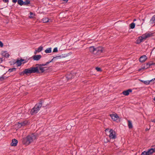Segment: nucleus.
Wrapping results in <instances>:
<instances>
[{
	"label": "nucleus",
	"instance_id": "nucleus-27",
	"mask_svg": "<svg viewBox=\"0 0 155 155\" xmlns=\"http://www.w3.org/2000/svg\"><path fill=\"white\" fill-rule=\"evenodd\" d=\"M135 23L134 22H133L130 24V28L133 29L135 28Z\"/></svg>",
	"mask_w": 155,
	"mask_h": 155
},
{
	"label": "nucleus",
	"instance_id": "nucleus-13",
	"mask_svg": "<svg viewBox=\"0 0 155 155\" xmlns=\"http://www.w3.org/2000/svg\"><path fill=\"white\" fill-rule=\"evenodd\" d=\"M66 78L68 81L74 78V75L71 73H68L66 75Z\"/></svg>",
	"mask_w": 155,
	"mask_h": 155
},
{
	"label": "nucleus",
	"instance_id": "nucleus-53",
	"mask_svg": "<svg viewBox=\"0 0 155 155\" xmlns=\"http://www.w3.org/2000/svg\"><path fill=\"white\" fill-rule=\"evenodd\" d=\"M149 130V129H148V128H146L145 130L146 131H147L148 130Z\"/></svg>",
	"mask_w": 155,
	"mask_h": 155
},
{
	"label": "nucleus",
	"instance_id": "nucleus-52",
	"mask_svg": "<svg viewBox=\"0 0 155 155\" xmlns=\"http://www.w3.org/2000/svg\"><path fill=\"white\" fill-rule=\"evenodd\" d=\"M2 61V58H0V64L1 63Z\"/></svg>",
	"mask_w": 155,
	"mask_h": 155
},
{
	"label": "nucleus",
	"instance_id": "nucleus-26",
	"mask_svg": "<svg viewBox=\"0 0 155 155\" xmlns=\"http://www.w3.org/2000/svg\"><path fill=\"white\" fill-rule=\"evenodd\" d=\"M18 3L21 6L24 5V2L23 0H18Z\"/></svg>",
	"mask_w": 155,
	"mask_h": 155
},
{
	"label": "nucleus",
	"instance_id": "nucleus-47",
	"mask_svg": "<svg viewBox=\"0 0 155 155\" xmlns=\"http://www.w3.org/2000/svg\"><path fill=\"white\" fill-rule=\"evenodd\" d=\"M18 1V0H12V2L14 3H16Z\"/></svg>",
	"mask_w": 155,
	"mask_h": 155
},
{
	"label": "nucleus",
	"instance_id": "nucleus-2",
	"mask_svg": "<svg viewBox=\"0 0 155 155\" xmlns=\"http://www.w3.org/2000/svg\"><path fill=\"white\" fill-rule=\"evenodd\" d=\"M44 101L42 99H40L39 102L36 104L34 107L31 110L30 112L31 114V115L36 114L42 106L45 107L47 104H44Z\"/></svg>",
	"mask_w": 155,
	"mask_h": 155
},
{
	"label": "nucleus",
	"instance_id": "nucleus-33",
	"mask_svg": "<svg viewBox=\"0 0 155 155\" xmlns=\"http://www.w3.org/2000/svg\"><path fill=\"white\" fill-rule=\"evenodd\" d=\"M141 37L143 38V40H145L146 38H147V37L146 34V33L145 34H143Z\"/></svg>",
	"mask_w": 155,
	"mask_h": 155
},
{
	"label": "nucleus",
	"instance_id": "nucleus-39",
	"mask_svg": "<svg viewBox=\"0 0 155 155\" xmlns=\"http://www.w3.org/2000/svg\"><path fill=\"white\" fill-rule=\"evenodd\" d=\"M5 79V78L3 76L0 77V81H2Z\"/></svg>",
	"mask_w": 155,
	"mask_h": 155
},
{
	"label": "nucleus",
	"instance_id": "nucleus-28",
	"mask_svg": "<svg viewBox=\"0 0 155 155\" xmlns=\"http://www.w3.org/2000/svg\"><path fill=\"white\" fill-rule=\"evenodd\" d=\"M3 56L4 57H6V58H8L9 56V55L8 53H6L5 52L4 53L2 54Z\"/></svg>",
	"mask_w": 155,
	"mask_h": 155
},
{
	"label": "nucleus",
	"instance_id": "nucleus-21",
	"mask_svg": "<svg viewBox=\"0 0 155 155\" xmlns=\"http://www.w3.org/2000/svg\"><path fill=\"white\" fill-rule=\"evenodd\" d=\"M30 58H26L25 59H22V58H21V60H22V64H24L26 62H27L29 60Z\"/></svg>",
	"mask_w": 155,
	"mask_h": 155
},
{
	"label": "nucleus",
	"instance_id": "nucleus-58",
	"mask_svg": "<svg viewBox=\"0 0 155 155\" xmlns=\"http://www.w3.org/2000/svg\"><path fill=\"white\" fill-rule=\"evenodd\" d=\"M8 77H6V78H7Z\"/></svg>",
	"mask_w": 155,
	"mask_h": 155
},
{
	"label": "nucleus",
	"instance_id": "nucleus-14",
	"mask_svg": "<svg viewBox=\"0 0 155 155\" xmlns=\"http://www.w3.org/2000/svg\"><path fill=\"white\" fill-rule=\"evenodd\" d=\"M150 24L153 25L154 24L155 25V15H153L149 21Z\"/></svg>",
	"mask_w": 155,
	"mask_h": 155
},
{
	"label": "nucleus",
	"instance_id": "nucleus-23",
	"mask_svg": "<svg viewBox=\"0 0 155 155\" xmlns=\"http://www.w3.org/2000/svg\"><path fill=\"white\" fill-rule=\"evenodd\" d=\"M128 127L129 129H131L133 127V125L132 124V123L131 121L130 120H128Z\"/></svg>",
	"mask_w": 155,
	"mask_h": 155
},
{
	"label": "nucleus",
	"instance_id": "nucleus-9",
	"mask_svg": "<svg viewBox=\"0 0 155 155\" xmlns=\"http://www.w3.org/2000/svg\"><path fill=\"white\" fill-rule=\"evenodd\" d=\"M147 57L145 55H143L141 56L139 58V61L140 62L143 63L147 59Z\"/></svg>",
	"mask_w": 155,
	"mask_h": 155
},
{
	"label": "nucleus",
	"instance_id": "nucleus-29",
	"mask_svg": "<svg viewBox=\"0 0 155 155\" xmlns=\"http://www.w3.org/2000/svg\"><path fill=\"white\" fill-rule=\"evenodd\" d=\"M140 81L146 85H148L149 84V82H148V81H144L142 80H140Z\"/></svg>",
	"mask_w": 155,
	"mask_h": 155
},
{
	"label": "nucleus",
	"instance_id": "nucleus-20",
	"mask_svg": "<svg viewBox=\"0 0 155 155\" xmlns=\"http://www.w3.org/2000/svg\"><path fill=\"white\" fill-rule=\"evenodd\" d=\"M49 19L48 18L45 17L42 18V21L44 23H47L49 21Z\"/></svg>",
	"mask_w": 155,
	"mask_h": 155
},
{
	"label": "nucleus",
	"instance_id": "nucleus-16",
	"mask_svg": "<svg viewBox=\"0 0 155 155\" xmlns=\"http://www.w3.org/2000/svg\"><path fill=\"white\" fill-rule=\"evenodd\" d=\"M143 38L141 36H139L136 40L135 43L137 44H139L143 41Z\"/></svg>",
	"mask_w": 155,
	"mask_h": 155
},
{
	"label": "nucleus",
	"instance_id": "nucleus-35",
	"mask_svg": "<svg viewBox=\"0 0 155 155\" xmlns=\"http://www.w3.org/2000/svg\"><path fill=\"white\" fill-rule=\"evenodd\" d=\"M96 70L97 71H102V70L100 68L98 67H96L95 68Z\"/></svg>",
	"mask_w": 155,
	"mask_h": 155
},
{
	"label": "nucleus",
	"instance_id": "nucleus-10",
	"mask_svg": "<svg viewBox=\"0 0 155 155\" xmlns=\"http://www.w3.org/2000/svg\"><path fill=\"white\" fill-rule=\"evenodd\" d=\"M110 116L114 121L117 120L119 117L117 114H110Z\"/></svg>",
	"mask_w": 155,
	"mask_h": 155
},
{
	"label": "nucleus",
	"instance_id": "nucleus-42",
	"mask_svg": "<svg viewBox=\"0 0 155 155\" xmlns=\"http://www.w3.org/2000/svg\"><path fill=\"white\" fill-rule=\"evenodd\" d=\"M140 155H147L146 151H144Z\"/></svg>",
	"mask_w": 155,
	"mask_h": 155
},
{
	"label": "nucleus",
	"instance_id": "nucleus-40",
	"mask_svg": "<svg viewBox=\"0 0 155 155\" xmlns=\"http://www.w3.org/2000/svg\"><path fill=\"white\" fill-rule=\"evenodd\" d=\"M61 58V55H59L58 56H57L56 57H54V59H57L58 58Z\"/></svg>",
	"mask_w": 155,
	"mask_h": 155
},
{
	"label": "nucleus",
	"instance_id": "nucleus-15",
	"mask_svg": "<svg viewBox=\"0 0 155 155\" xmlns=\"http://www.w3.org/2000/svg\"><path fill=\"white\" fill-rule=\"evenodd\" d=\"M18 142V141L16 139H13L12 140V141L10 145H17Z\"/></svg>",
	"mask_w": 155,
	"mask_h": 155
},
{
	"label": "nucleus",
	"instance_id": "nucleus-49",
	"mask_svg": "<svg viewBox=\"0 0 155 155\" xmlns=\"http://www.w3.org/2000/svg\"><path fill=\"white\" fill-rule=\"evenodd\" d=\"M9 0H3V1L5 3H7L8 2Z\"/></svg>",
	"mask_w": 155,
	"mask_h": 155
},
{
	"label": "nucleus",
	"instance_id": "nucleus-59",
	"mask_svg": "<svg viewBox=\"0 0 155 155\" xmlns=\"http://www.w3.org/2000/svg\"><path fill=\"white\" fill-rule=\"evenodd\" d=\"M5 74H5H4L3 75H4Z\"/></svg>",
	"mask_w": 155,
	"mask_h": 155
},
{
	"label": "nucleus",
	"instance_id": "nucleus-31",
	"mask_svg": "<svg viewBox=\"0 0 155 155\" xmlns=\"http://www.w3.org/2000/svg\"><path fill=\"white\" fill-rule=\"evenodd\" d=\"M16 68H11L8 69V71L10 72H11L13 71H16Z\"/></svg>",
	"mask_w": 155,
	"mask_h": 155
},
{
	"label": "nucleus",
	"instance_id": "nucleus-44",
	"mask_svg": "<svg viewBox=\"0 0 155 155\" xmlns=\"http://www.w3.org/2000/svg\"><path fill=\"white\" fill-rule=\"evenodd\" d=\"M3 46V44L2 41H0V46L1 47H2Z\"/></svg>",
	"mask_w": 155,
	"mask_h": 155
},
{
	"label": "nucleus",
	"instance_id": "nucleus-34",
	"mask_svg": "<svg viewBox=\"0 0 155 155\" xmlns=\"http://www.w3.org/2000/svg\"><path fill=\"white\" fill-rule=\"evenodd\" d=\"M30 16L29 17L30 18H34V16H35V15L32 12H30Z\"/></svg>",
	"mask_w": 155,
	"mask_h": 155
},
{
	"label": "nucleus",
	"instance_id": "nucleus-1",
	"mask_svg": "<svg viewBox=\"0 0 155 155\" xmlns=\"http://www.w3.org/2000/svg\"><path fill=\"white\" fill-rule=\"evenodd\" d=\"M38 137L37 134L34 133L31 135L27 136L26 137L22 139V142L23 144L29 145L32 142L33 140L37 139Z\"/></svg>",
	"mask_w": 155,
	"mask_h": 155
},
{
	"label": "nucleus",
	"instance_id": "nucleus-3",
	"mask_svg": "<svg viewBox=\"0 0 155 155\" xmlns=\"http://www.w3.org/2000/svg\"><path fill=\"white\" fill-rule=\"evenodd\" d=\"M44 66L43 64H36L35 65V67L34 68H37V70L38 71L37 72H35V73L37 74L42 73H44L45 71V67H43Z\"/></svg>",
	"mask_w": 155,
	"mask_h": 155
},
{
	"label": "nucleus",
	"instance_id": "nucleus-32",
	"mask_svg": "<svg viewBox=\"0 0 155 155\" xmlns=\"http://www.w3.org/2000/svg\"><path fill=\"white\" fill-rule=\"evenodd\" d=\"M148 63H147L145 65H144L143 67V69H147L149 68L148 67Z\"/></svg>",
	"mask_w": 155,
	"mask_h": 155
},
{
	"label": "nucleus",
	"instance_id": "nucleus-24",
	"mask_svg": "<svg viewBox=\"0 0 155 155\" xmlns=\"http://www.w3.org/2000/svg\"><path fill=\"white\" fill-rule=\"evenodd\" d=\"M30 3V1L29 0H25L24 2V5L28 6Z\"/></svg>",
	"mask_w": 155,
	"mask_h": 155
},
{
	"label": "nucleus",
	"instance_id": "nucleus-7",
	"mask_svg": "<svg viewBox=\"0 0 155 155\" xmlns=\"http://www.w3.org/2000/svg\"><path fill=\"white\" fill-rule=\"evenodd\" d=\"M147 155H152L155 152V148H151L146 151Z\"/></svg>",
	"mask_w": 155,
	"mask_h": 155
},
{
	"label": "nucleus",
	"instance_id": "nucleus-56",
	"mask_svg": "<svg viewBox=\"0 0 155 155\" xmlns=\"http://www.w3.org/2000/svg\"><path fill=\"white\" fill-rule=\"evenodd\" d=\"M0 65L2 66V67H4V68H5V67L4 66H2V65Z\"/></svg>",
	"mask_w": 155,
	"mask_h": 155
},
{
	"label": "nucleus",
	"instance_id": "nucleus-46",
	"mask_svg": "<svg viewBox=\"0 0 155 155\" xmlns=\"http://www.w3.org/2000/svg\"><path fill=\"white\" fill-rule=\"evenodd\" d=\"M155 80V78L153 79H152L151 80H150V81H148V82H149V84H150V82L152 81H154Z\"/></svg>",
	"mask_w": 155,
	"mask_h": 155
},
{
	"label": "nucleus",
	"instance_id": "nucleus-17",
	"mask_svg": "<svg viewBox=\"0 0 155 155\" xmlns=\"http://www.w3.org/2000/svg\"><path fill=\"white\" fill-rule=\"evenodd\" d=\"M19 58L17 59L16 61L17 66H20L22 64V60H19Z\"/></svg>",
	"mask_w": 155,
	"mask_h": 155
},
{
	"label": "nucleus",
	"instance_id": "nucleus-54",
	"mask_svg": "<svg viewBox=\"0 0 155 155\" xmlns=\"http://www.w3.org/2000/svg\"><path fill=\"white\" fill-rule=\"evenodd\" d=\"M63 0V1L66 2H67L68 1V0Z\"/></svg>",
	"mask_w": 155,
	"mask_h": 155
},
{
	"label": "nucleus",
	"instance_id": "nucleus-30",
	"mask_svg": "<svg viewBox=\"0 0 155 155\" xmlns=\"http://www.w3.org/2000/svg\"><path fill=\"white\" fill-rule=\"evenodd\" d=\"M148 63V67H149V68L151 65H155V62H153L152 61H150Z\"/></svg>",
	"mask_w": 155,
	"mask_h": 155
},
{
	"label": "nucleus",
	"instance_id": "nucleus-19",
	"mask_svg": "<svg viewBox=\"0 0 155 155\" xmlns=\"http://www.w3.org/2000/svg\"><path fill=\"white\" fill-rule=\"evenodd\" d=\"M43 49V47L42 46H40L38 48L37 50H35V52H34L35 54H36L37 52H41L42 50Z\"/></svg>",
	"mask_w": 155,
	"mask_h": 155
},
{
	"label": "nucleus",
	"instance_id": "nucleus-37",
	"mask_svg": "<svg viewBox=\"0 0 155 155\" xmlns=\"http://www.w3.org/2000/svg\"><path fill=\"white\" fill-rule=\"evenodd\" d=\"M19 74L21 76H23L25 74V73L24 72V70L22 72H19Z\"/></svg>",
	"mask_w": 155,
	"mask_h": 155
},
{
	"label": "nucleus",
	"instance_id": "nucleus-38",
	"mask_svg": "<svg viewBox=\"0 0 155 155\" xmlns=\"http://www.w3.org/2000/svg\"><path fill=\"white\" fill-rule=\"evenodd\" d=\"M58 51L57 47L55 48L53 50V52H57Z\"/></svg>",
	"mask_w": 155,
	"mask_h": 155
},
{
	"label": "nucleus",
	"instance_id": "nucleus-18",
	"mask_svg": "<svg viewBox=\"0 0 155 155\" xmlns=\"http://www.w3.org/2000/svg\"><path fill=\"white\" fill-rule=\"evenodd\" d=\"M95 48H94V46H91L89 47V50L92 53L94 54L95 52Z\"/></svg>",
	"mask_w": 155,
	"mask_h": 155
},
{
	"label": "nucleus",
	"instance_id": "nucleus-6",
	"mask_svg": "<svg viewBox=\"0 0 155 155\" xmlns=\"http://www.w3.org/2000/svg\"><path fill=\"white\" fill-rule=\"evenodd\" d=\"M109 132V137L110 139H115L116 137L115 132L112 129H111Z\"/></svg>",
	"mask_w": 155,
	"mask_h": 155
},
{
	"label": "nucleus",
	"instance_id": "nucleus-50",
	"mask_svg": "<svg viewBox=\"0 0 155 155\" xmlns=\"http://www.w3.org/2000/svg\"><path fill=\"white\" fill-rule=\"evenodd\" d=\"M151 120L152 122L155 123V119H154L153 120Z\"/></svg>",
	"mask_w": 155,
	"mask_h": 155
},
{
	"label": "nucleus",
	"instance_id": "nucleus-45",
	"mask_svg": "<svg viewBox=\"0 0 155 155\" xmlns=\"http://www.w3.org/2000/svg\"><path fill=\"white\" fill-rule=\"evenodd\" d=\"M49 63H50L49 61H48L46 62L45 64H43L44 65V66H45L48 64Z\"/></svg>",
	"mask_w": 155,
	"mask_h": 155
},
{
	"label": "nucleus",
	"instance_id": "nucleus-11",
	"mask_svg": "<svg viewBox=\"0 0 155 155\" xmlns=\"http://www.w3.org/2000/svg\"><path fill=\"white\" fill-rule=\"evenodd\" d=\"M132 91L131 89H129L124 91L122 92V94L124 95L128 96L129 94L130 93L132 92Z\"/></svg>",
	"mask_w": 155,
	"mask_h": 155
},
{
	"label": "nucleus",
	"instance_id": "nucleus-25",
	"mask_svg": "<svg viewBox=\"0 0 155 155\" xmlns=\"http://www.w3.org/2000/svg\"><path fill=\"white\" fill-rule=\"evenodd\" d=\"M154 34V33H149L148 32H146V33L147 38L153 36Z\"/></svg>",
	"mask_w": 155,
	"mask_h": 155
},
{
	"label": "nucleus",
	"instance_id": "nucleus-43",
	"mask_svg": "<svg viewBox=\"0 0 155 155\" xmlns=\"http://www.w3.org/2000/svg\"><path fill=\"white\" fill-rule=\"evenodd\" d=\"M104 142L105 143H107L109 141V140L107 138H105L104 140Z\"/></svg>",
	"mask_w": 155,
	"mask_h": 155
},
{
	"label": "nucleus",
	"instance_id": "nucleus-5",
	"mask_svg": "<svg viewBox=\"0 0 155 155\" xmlns=\"http://www.w3.org/2000/svg\"><path fill=\"white\" fill-rule=\"evenodd\" d=\"M104 48L101 47H98L95 48L94 54L99 55L103 52Z\"/></svg>",
	"mask_w": 155,
	"mask_h": 155
},
{
	"label": "nucleus",
	"instance_id": "nucleus-8",
	"mask_svg": "<svg viewBox=\"0 0 155 155\" xmlns=\"http://www.w3.org/2000/svg\"><path fill=\"white\" fill-rule=\"evenodd\" d=\"M28 123V122L27 121L25 120L20 123L18 122L17 124V125L18 126L19 128H20L22 126H25Z\"/></svg>",
	"mask_w": 155,
	"mask_h": 155
},
{
	"label": "nucleus",
	"instance_id": "nucleus-48",
	"mask_svg": "<svg viewBox=\"0 0 155 155\" xmlns=\"http://www.w3.org/2000/svg\"><path fill=\"white\" fill-rule=\"evenodd\" d=\"M144 69H143V67H142L141 68H140V69H139L138 70V71H141V70H144Z\"/></svg>",
	"mask_w": 155,
	"mask_h": 155
},
{
	"label": "nucleus",
	"instance_id": "nucleus-55",
	"mask_svg": "<svg viewBox=\"0 0 155 155\" xmlns=\"http://www.w3.org/2000/svg\"><path fill=\"white\" fill-rule=\"evenodd\" d=\"M136 19H134V20H133V21H136Z\"/></svg>",
	"mask_w": 155,
	"mask_h": 155
},
{
	"label": "nucleus",
	"instance_id": "nucleus-12",
	"mask_svg": "<svg viewBox=\"0 0 155 155\" xmlns=\"http://www.w3.org/2000/svg\"><path fill=\"white\" fill-rule=\"evenodd\" d=\"M41 55H35L32 56L33 60L38 61L41 58Z\"/></svg>",
	"mask_w": 155,
	"mask_h": 155
},
{
	"label": "nucleus",
	"instance_id": "nucleus-51",
	"mask_svg": "<svg viewBox=\"0 0 155 155\" xmlns=\"http://www.w3.org/2000/svg\"><path fill=\"white\" fill-rule=\"evenodd\" d=\"M55 59H54L53 58L51 60L49 61V62L50 63H51V62H52L54 60H55Z\"/></svg>",
	"mask_w": 155,
	"mask_h": 155
},
{
	"label": "nucleus",
	"instance_id": "nucleus-22",
	"mask_svg": "<svg viewBox=\"0 0 155 155\" xmlns=\"http://www.w3.org/2000/svg\"><path fill=\"white\" fill-rule=\"evenodd\" d=\"M45 53H50L51 52V48H47L45 51Z\"/></svg>",
	"mask_w": 155,
	"mask_h": 155
},
{
	"label": "nucleus",
	"instance_id": "nucleus-36",
	"mask_svg": "<svg viewBox=\"0 0 155 155\" xmlns=\"http://www.w3.org/2000/svg\"><path fill=\"white\" fill-rule=\"evenodd\" d=\"M111 129H109V128H107L105 130V131L106 133V134L107 135V134H109V131L111 130Z\"/></svg>",
	"mask_w": 155,
	"mask_h": 155
},
{
	"label": "nucleus",
	"instance_id": "nucleus-57",
	"mask_svg": "<svg viewBox=\"0 0 155 155\" xmlns=\"http://www.w3.org/2000/svg\"><path fill=\"white\" fill-rule=\"evenodd\" d=\"M153 100L155 101V97H154L153 98Z\"/></svg>",
	"mask_w": 155,
	"mask_h": 155
},
{
	"label": "nucleus",
	"instance_id": "nucleus-41",
	"mask_svg": "<svg viewBox=\"0 0 155 155\" xmlns=\"http://www.w3.org/2000/svg\"><path fill=\"white\" fill-rule=\"evenodd\" d=\"M16 61L15 60H14L13 61H11V62L12 63V64H11V65H14V64H15L16 63Z\"/></svg>",
	"mask_w": 155,
	"mask_h": 155
},
{
	"label": "nucleus",
	"instance_id": "nucleus-4",
	"mask_svg": "<svg viewBox=\"0 0 155 155\" xmlns=\"http://www.w3.org/2000/svg\"><path fill=\"white\" fill-rule=\"evenodd\" d=\"M37 70V68L32 67L24 69V72L25 73V74L28 75V74L35 73V72H37L38 71Z\"/></svg>",
	"mask_w": 155,
	"mask_h": 155
},
{
	"label": "nucleus",
	"instance_id": "nucleus-60",
	"mask_svg": "<svg viewBox=\"0 0 155 155\" xmlns=\"http://www.w3.org/2000/svg\"><path fill=\"white\" fill-rule=\"evenodd\" d=\"M154 62H155V61H154Z\"/></svg>",
	"mask_w": 155,
	"mask_h": 155
}]
</instances>
